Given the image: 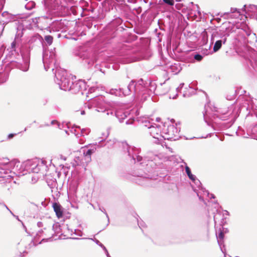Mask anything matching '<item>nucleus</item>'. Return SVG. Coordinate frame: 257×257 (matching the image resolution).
I'll return each instance as SVG.
<instances>
[{
  "mask_svg": "<svg viewBox=\"0 0 257 257\" xmlns=\"http://www.w3.org/2000/svg\"><path fill=\"white\" fill-rule=\"evenodd\" d=\"M134 119H129L125 121V124H132L134 123Z\"/></svg>",
  "mask_w": 257,
  "mask_h": 257,
  "instance_id": "obj_46",
  "label": "nucleus"
},
{
  "mask_svg": "<svg viewBox=\"0 0 257 257\" xmlns=\"http://www.w3.org/2000/svg\"><path fill=\"white\" fill-rule=\"evenodd\" d=\"M155 123L151 122L150 120H146L143 122V125L144 126L147 127L149 130L152 127Z\"/></svg>",
  "mask_w": 257,
  "mask_h": 257,
  "instance_id": "obj_28",
  "label": "nucleus"
},
{
  "mask_svg": "<svg viewBox=\"0 0 257 257\" xmlns=\"http://www.w3.org/2000/svg\"><path fill=\"white\" fill-rule=\"evenodd\" d=\"M60 225L59 224H53V229L55 231L57 232L58 233V231L57 230L58 228H60Z\"/></svg>",
  "mask_w": 257,
  "mask_h": 257,
  "instance_id": "obj_41",
  "label": "nucleus"
},
{
  "mask_svg": "<svg viewBox=\"0 0 257 257\" xmlns=\"http://www.w3.org/2000/svg\"><path fill=\"white\" fill-rule=\"evenodd\" d=\"M78 56L82 59L85 61L88 66H91L94 62H96L97 57L94 54H90L87 51H80Z\"/></svg>",
  "mask_w": 257,
  "mask_h": 257,
  "instance_id": "obj_9",
  "label": "nucleus"
},
{
  "mask_svg": "<svg viewBox=\"0 0 257 257\" xmlns=\"http://www.w3.org/2000/svg\"><path fill=\"white\" fill-rule=\"evenodd\" d=\"M186 164L185 166V172L188 177V178L192 180L196 185H199L201 184L200 181L198 180L196 176L194 175H193L191 173V169L187 165V164L185 163Z\"/></svg>",
  "mask_w": 257,
  "mask_h": 257,
  "instance_id": "obj_16",
  "label": "nucleus"
},
{
  "mask_svg": "<svg viewBox=\"0 0 257 257\" xmlns=\"http://www.w3.org/2000/svg\"><path fill=\"white\" fill-rule=\"evenodd\" d=\"M146 31V29L144 28H140L139 27H136L134 29V32L139 35L143 34Z\"/></svg>",
  "mask_w": 257,
  "mask_h": 257,
  "instance_id": "obj_25",
  "label": "nucleus"
},
{
  "mask_svg": "<svg viewBox=\"0 0 257 257\" xmlns=\"http://www.w3.org/2000/svg\"><path fill=\"white\" fill-rule=\"evenodd\" d=\"M181 89L179 87L176 88V91L177 92V93H179L181 91Z\"/></svg>",
  "mask_w": 257,
  "mask_h": 257,
  "instance_id": "obj_60",
  "label": "nucleus"
},
{
  "mask_svg": "<svg viewBox=\"0 0 257 257\" xmlns=\"http://www.w3.org/2000/svg\"><path fill=\"white\" fill-rule=\"evenodd\" d=\"M210 196H211V197H210L211 198H215V195L213 194H211Z\"/></svg>",
  "mask_w": 257,
  "mask_h": 257,
  "instance_id": "obj_61",
  "label": "nucleus"
},
{
  "mask_svg": "<svg viewBox=\"0 0 257 257\" xmlns=\"http://www.w3.org/2000/svg\"><path fill=\"white\" fill-rule=\"evenodd\" d=\"M103 140H100L98 142L93 144H89L81 148V150L83 153L84 162H80V164H87L91 160V155L95 152L97 147L101 148L104 146L102 145Z\"/></svg>",
  "mask_w": 257,
  "mask_h": 257,
  "instance_id": "obj_6",
  "label": "nucleus"
},
{
  "mask_svg": "<svg viewBox=\"0 0 257 257\" xmlns=\"http://www.w3.org/2000/svg\"><path fill=\"white\" fill-rule=\"evenodd\" d=\"M203 116H204V119L205 122L207 123V124L208 125H210L211 124H210V123L208 121H207V117H209V118H210V116L208 114L207 110H206L205 111V112L203 113Z\"/></svg>",
  "mask_w": 257,
  "mask_h": 257,
  "instance_id": "obj_33",
  "label": "nucleus"
},
{
  "mask_svg": "<svg viewBox=\"0 0 257 257\" xmlns=\"http://www.w3.org/2000/svg\"><path fill=\"white\" fill-rule=\"evenodd\" d=\"M124 152L127 153L132 162L138 163L141 165L137 171L134 173V176L138 177L137 183L141 185H148L149 182L153 178L152 173L156 169L161 168L162 159L157 155L148 153L144 158L139 155L140 149L128 146L125 143L122 144Z\"/></svg>",
  "mask_w": 257,
  "mask_h": 257,
  "instance_id": "obj_1",
  "label": "nucleus"
},
{
  "mask_svg": "<svg viewBox=\"0 0 257 257\" xmlns=\"http://www.w3.org/2000/svg\"><path fill=\"white\" fill-rule=\"evenodd\" d=\"M16 43L15 41H14L11 44V47L12 48H14L16 46Z\"/></svg>",
  "mask_w": 257,
  "mask_h": 257,
  "instance_id": "obj_54",
  "label": "nucleus"
},
{
  "mask_svg": "<svg viewBox=\"0 0 257 257\" xmlns=\"http://www.w3.org/2000/svg\"><path fill=\"white\" fill-rule=\"evenodd\" d=\"M43 63H44V66L45 69L46 71H48V68L46 66L47 62H46V60L44 59V58H43Z\"/></svg>",
  "mask_w": 257,
  "mask_h": 257,
  "instance_id": "obj_51",
  "label": "nucleus"
},
{
  "mask_svg": "<svg viewBox=\"0 0 257 257\" xmlns=\"http://www.w3.org/2000/svg\"><path fill=\"white\" fill-rule=\"evenodd\" d=\"M16 135V134H10L8 136V140H10V139H12V138H13V137Z\"/></svg>",
  "mask_w": 257,
  "mask_h": 257,
  "instance_id": "obj_50",
  "label": "nucleus"
},
{
  "mask_svg": "<svg viewBox=\"0 0 257 257\" xmlns=\"http://www.w3.org/2000/svg\"><path fill=\"white\" fill-rule=\"evenodd\" d=\"M0 207L1 208H6L8 211H9L10 212H11V210L9 208V207L7 206V205L4 202H3L1 206H0Z\"/></svg>",
  "mask_w": 257,
  "mask_h": 257,
  "instance_id": "obj_40",
  "label": "nucleus"
},
{
  "mask_svg": "<svg viewBox=\"0 0 257 257\" xmlns=\"http://www.w3.org/2000/svg\"><path fill=\"white\" fill-rule=\"evenodd\" d=\"M194 59L197 61H200L203 59V56L200 54H196L194 55Z\"/></svg>",
  "mask_w": 257,
  "mask_h": 257,
  "instance_id": "obj_32",
  "label": "nucleus"
},
{
  "mask_svg": "<svg viewBox=\"0 0 257 257\" xmlns=\"http://www.w3.org/2000/svg\"><path fill=\"white\" fill-rule=\"evenodd\" d=\"M77 128L80 129V127L79 126H74L71 128L70 132H71V133L75 134V135L77 137H79V133H77V130H76V128Z\"/></svg>",
  "mask_w": 257,
  "mask_h": 257,
  "instance_id": "obj_31",
  "label": "nucleus"
},
{
  "mask_svg": "<svg viewBox=\"0 0 257 257\" xmlns=\"http://www.w3.org/2000/svg\"><path fill=\"white\" fill-rule=\"evenodd\" d=\"M135 60V58L131 57L130 52H127L126 54L110 57L109 59L110 64L107 65V67L109 68L111 67L113 69L116 70L119 69L118 63H129ZM103 64L106 66L105 64L103 63Z\"/></svg>",
  "mask_w": 257,
  "mask_h": 257,
  "instance_id": "obj_4",
  "label": "nucleus"
},
{
  "mask_svg": "<svg viewBox=\"0 0 257 257\" xmlns=\"http://www.w3.org/2000/svg\"><path fill=\"white\" fill-rule=\"evenodd\" d=\"M37 226L39 227H43V224L42 222L41 221H39L37 223Z\"/></svg>",
  "mask_w": 257,
  "mask_h": 257,
  "instance_id": "obj_52",
  "label": "nucleus"
},
{
  "mask_svg": "<svg viewBox=\"0 0 257 257\" xmlns=\"http://www.w3.org/2000/svg\"><path fill=\"white\" fill-rule=\"evenodd\" d=\"M99 209L102 211V212H103L105 215H106L107 218V221H108V223L107 224V226L108 225L109 223V217H108V215L107 214V213H106L105 209L103 208V207H99Z\"/></svg>",
  "mask_w": 257,
  "mask_h": 257,
  "instance_id": "obj_35",
  "label": "nucleus"
},
{
  "mask_svg": "<svg viewBox=\"0 0 257 257\" xmlns=\"http://www.w3.org/2000/svg\"><path fill=\"white\" fill-rule=\"evenodd\" d=\"M8 173V171L6 170L5 169L3 168H0V177L1 178H7L9 179V177L12 178L13 176L11 175H9L8 176H3V174H7Z\"/></svg>",
  "mask_w": 257,
  "mask_h": 257,
  "instance_id": "obj_24",
  "label": "nucleus"
},
{
  "mask_svg": "<svg viewBox=\"0 0 257 257\" xmlns=\"http://www.w3.org/2000/svg\"><path fill=\"white\" fill-rule=\"evenodd\" d=\"M43 232V230L42 229H41L38 231V233H37V236H40V234Z\"/></svg>",
  "mask_w": 257,
  "mask_h": 257,
  "instance_id": "obj_55",
  "label": "nucleus"
},
{
  "mask_svg": "<svg viewBox=\"0 0 257 257\" xmlns=\"http://www.w3.org/2000/svg\"><path fill=\"white\" fill-rule=\"evenodd\" d=\"M180 128L177 127L173 124L167 125H164L162 130L163 138L165 140L176 141L180 138Z\"/></svg>",
  "mask_w": 257,
  "mask_h": 257,
  "instance_id": "obj_7",
  "label": "nucleus"
},
{
  "mask_svg": "<svg viewBox=\"0 0 257 257\" xmlns=\"http://www.w3.org/2000/svg\"><path fill=\"white\" fill-rule=\"evenodd\" d=\"M112 24L113 25H120L122 23V20L120 17H116L113 21Z\"/></svg>",
  "mask_w": 257,
  "mask_h": 257,
  "instance_id": "obj_30",
  "label": "nucleus"
},
{
  "mask_svg": "<svg viewBox=\"0 0 257 257\" xmlns=\"http://www.w3.org/2000/svg\"><path fill=\"white\" fill-rule=\"evenodd\" d=\"M25 169L29 173L39 174L38 177L46 176L48 185L51 188H53L55 185L56 179L55 178L48 181L49 176L47 175L48 167L46 161L37 159L28 160L25 163Z\"/></svg>",
  "mask_w": 257,
  "mask_h": 257,
  "instance_id": "obj_2",
  "label": "nucleus"
},
{
  "mask_svg": "<svg viewBox=\"0 0 257 257\" xmlns=\"http://www.w3.org/2000/svg\"><path fill=\"white\" fill-rule=\"evenodd\" d=\"M22 36H23L22 32H17V33L16 35L15 39H18L19 38H21Z\"/></svg>",
  "mask_w": 257,
  "mask_h": 257,
  "instance_id": "obj_45",
  "label": "nucleus"
},
{
  "mask_svg": "<svg viewBox=\"0 0 257 257\" xmlns=\"http://www.w3.org/2000/svg\"><path fill=\"white\" fill-rule=\"evenodd\" d=\"M213 219H214V223H215V224H216V219H217V214L215 215L214 216Z\"/></svg>",
  "mask_w": 257,
  "mask_h": 257,
  "instance_id": "obj_58",
  "label": "nucleus"
},
{
  "mask_svg": "<svg viewBox=\"0 0 257 257\" xmlns=\"http://www.w3.org/2000/svg\"><path fill=\"white\" fill-rule=\"evenodd\" d=\"M86 104L89 109H94L96 111L105 113L107 115H113V111L106 108L104 97L102 95L90 99Z\"/></svg>",
  "mask_w": 257,
  "mask_h": 257,
  "instance_id": "obj_3",
  "label": "nucleus"
},
{
  "mask_svg": "<svg viewBox=\"0 0 257 257\" xmlns=\"http://www.w3.org/2000/svg\"><path fill=\"white\" fill-rule=\"evenodd\" d=\"M22 57L23 60V63L20 62H15L12 64L13 66L17 67L23 71H27L29 68L30 64V53L26 52L22 54Z\"/></svg>",
  "mask_w": 257,
  "mask_h": 257,
  "instance_id": "obj_8",
  "label": "nucleus"
},
{
  "mask_svg": "<svg viewBox=\"0 0 257 257\" xmlns=\"http://www.w3.org/2000/svg\"><path fill=\"white\" fill-rule=\"evenodd\" d=\"M235 118L234 117L232 118L231 119V120L229 121V122L228 123V124L227 125V127L231 126L233 124V123H234V122L235 121Z\"/></svg>",
  "mask_w": 257,
  "mask_h": 257,
  "instance_id": "obj_44",
  "label": "nucleus"
},
{
  "mask_svg": "<svg viewBox=\"0 0 257 257\" xmlns=\"http://www.w3.org/2000/svg\"><path fill=\"white\" fill-rule=\"evenodd\" d=\"M163 1L165 3L168 4L169 6H173L174 4V0H163Z\"/></svg>",
  "mask_w": 257,
  "mask_h": 257,
  "instance_id": "obj_37",
  "label": "nucleus"
},
{
  "mask_svg": "<svg viewBox=\"0 0 257 257\" xmlns=\"http://www.w3.org/2000/svg\"><path fill=\"white\" fill-rule=\"evenodd\" d=\"M185 89H188L189 91H188V92H187V91H184V92H183V96L184 97H189L190 96H191V95H192L193 94H194L195 93V89H193V88L191 87L190 86V85H189L188 88H186Z\"/></svg>",
  "mask_w": 257,
  "mask_h": 257,
  "instance_id": "obj_22",
  "label": "nucleus"
},
{
  "mask_svg": "<svg viewBox=\"0 0 257 257\" xmlns=\"http://www.w3.org/2000/svg\"><path fill=\"white\" fill-rule=\"evenodd\" d=\"M212 135V133H209L208 134L206 137H201L200 138H206L208 137H210Z\"/></svg>",
  "mask_w": 257,
  "mask_h": 257,
  "instance_id": "obj_57",
  "label": "nucleus"
},
{
  "mask_svg": "<svg viewBox=\"0 0 257 257\" xmlns=\"http://www.w3.org/2000/svg\"><path fill=\"white\" fill-rule=\"evenodd\" d=\"M55 82L59 85L60 89L64 91H68L70 89L72 81L68 77L65 70H57L55 72Z\"/></svg>",
  "mask_w": 257,
  "mask_h": 257,
  "instance_id": "obj_5",
  "label": "nucleus"
},
{
  "mask_svg": "<svg viewBox=\"0 0 257 257\" xmlns=\"http://www.w3.org/2000/svg\"><path fill=\"white\" fill-rule=\"evenodd\" d=\"M204 192L206 193L207 196L209 195V192L208 190H205Z\"/></svg>",
  "mask_w": 257,
  "mask_h": 257,
  "instance_id": "obj_62",
  "label": "nucleus"
},
{
  "mask_svg": "<svg viewBox=\"0 0 257 257\" xmlns=\"http://www.w3.org/2000/svg\"><path fill=\"white\" fill-rule=\"evenodd\" d=\"M184 83H182L180 84L179 87H180V88L181 89L183 88V87L184 86Z\"/></svg>",
  "mask_w": 257,
  "mask_h": 257,
  "instance_id": "obj_59",
  "label": "nucleus"
},
{
  "mask_svg": "<svg viewBox=\"0 0 257 257\" xmlns=\"http://www.w3.org/2000/svg\"><path fill=\"white\" fill-rule=\"evenodd\" d=\"M138 225H139V227L142 229V227L145 226V223L143 221L141 222L138 221Z\"/></svg>",
  "mask_w": 257,
  "mask_h": 257,
  "instance_id": "obj_47",
  "label": "nucleus"
},
{
  "mask_svg": "<svg viewBox=\"0 0 257 257\" xmlns=\"http://www.w3.org/2000/svg\"><path fill=\"white\" fill-rule=\"evenodd\" d=\"M160 120H161V118H159V117H157V118H156V120H157V121H159Z\"/></svg>",
  "mask_w": 257,
  "mask_h": 257,
  "instance_id": "obj_64",
  "label": "nucleus"
},
{
  "mask_svg": "<svg viewBox=\"0 0 257 257\" xmlns=\"http://www.w3.org/2000/svg\"><path fill=\"white\" fill-rule=\"evenodd\" d=\"M85 111L84 110H81V114L83 115L85 114Z\"/></svg>",
  "mask_w": 257,
  "mask_h": 257,
  "instance_id": "obj_63",
  "label": "nucleus"
},
{
  "mask_svg": "<svg viewBox=\"0 0 257 257\" xmlns=\"http://www.w3.org/2000/svg\"><path fill=\"white\" fill-rule=\"evenodd\" d=\"M224 233L223 231H220V232L218 233V235L217 236V238L218 239L220 240H223L224 238Z\"/></svg>",
  "mask_w": 257,
  "mask_h": 257,
  "instance_id": "obj_38",
  "label": "nucleus"
},
{
  "mask_svg": "<svg viewBox=\"0 0 257 257\" xmlns=\"http://www.w3.org/2000/svg\"><path fill=\"white\" fill-rule=\"evenodd\" d=\"M2 16L4 19V20L0 21V29L2 31H4L6 25L10 22L16 21L17 19V15L10 14L7 11L4 12L2 14Z\"/></svg>",
  "mask_w": 257,
  "mask_h": 257,
  "instance_id": "obj_10",
  "label": "nucleus"
},
{
  "mask_svg": "<svg viewBox=\"0 0 257 257\" xmlns=\"http://www.w3.org/2000/svg\"><path fill=\"white\" fill-rule=\"evenodd\" d=\"M60 158L61 159L64 160V161H65L66 160V157H65V156H63L62 155L60 156Z\"/></svg>",
  "mask_w": 257,
  "mask_h": 257,
  "instance_id": "obj_56",
  "label": "nucleus"
},
{
  "mask_svg": "<svg viewBox=\"0 0 257 257\" xmlns=\"http://www.w3.org/2000/svg\"><path fill=\"white\" fill-rule=\"evenodd\" d=\"M90 131L89 128H82L81 130L80 133H79V137L81 136L87 135L90 133Z\"/></svg>",
  "mask_w": 257,
  "mask_h": 257,
  "instance_id": "obj_29",
  "label": "nucleus"
},
{
  "mask_svg": "<svg viewBox=\"0 0 257 257\" xmlns=\"http://www.w3.org/2000/svg\"><path fill=\"white\" fill-rule=\"evenodd\" d=\"M135 80H132L128 84L126 87L119 88V92H121L124 96L130 95L132 92H134L135 94H139L138 90V87L135 84Z\"/></svg>",
  "mask_w": 257,
  "mask_h": 257,
  "instance_id": "obj_11",
  "label": "nucleus"
},
{
  "mask_svg": "<svg viewBox=\"0 0 257 257\" xmlns=\"http://www.w3.org/2000/svg\"><path fill=\"white\" fill-rule=\"evenodd\" d=\"M102 135L103 136V137H100L99 138H98L97 140L98 141V142H99L100 140H103V141H104V140L107 137V136H108V133H106V134L105 133H102ZM102 145H104L103 144V142H102ZM105 146L106 145V144H104Z\"/></svg>",
  "mask_w": 257,
  "mask_h": 257,
  "instance_id": "obj_34",
  "label": "nucleus"
},
{
  "mask_svg": "<svg viewBox=\"0 0 257 257\" xmlns=\"http://www.w3.org/2000/svg\"><path fill=\"white\" fill-rule=\"evenodd\" d=\"M70 87L71 88L68 91H71L72 93H77L85 88V83L82 80H79L74 82L72 81Z\"/></svg>",
  "mask_w": 257,
  "mask_h": 257,
  "instance_id": "obj_12",
  "label": "nucleus"
},
{
  "mask_svg": "<svg viewBox=\"0 0 257 257\" xmlns=\"http://www.w3.org/2000/svg\"><path fill=\"white\" fill-rule=\"evenodd\" d=\"M202 40L204 41V42L205 43H206V41H207V38L205 37V34H203Z\"/></svg>",
  "mask_w": 257,
  "mask_h": 257,
  "instance_id": "obj_53",
  "label": "nucleus"
},
{
  "mask_svg": "<svg viewBox=\"0 0 257 257\" xmlns=\"http://www.w3.org/2000/svg\"><path fill=\"white\" fill-rule=\"evenodd\" d=\"M135 85L138 87V90L139 93L144 91V89L145 88V86H144L145 85L144 81L143 79H140L137 82L135 81Z\"/></svg>",
  "mask_w": 257,
  "mask_h": 257,
  "instance_id": "obj_20",
  "label": "nucleus"
},
{
  "mask_svg": "<svg viewBox=\"0 0 257 257\" xmlns=\"http://www.w3.org/2000/svg\"><path fill=\"white\" fill-rule=\"evenodd\" d=\"M96 90V88L95 87H91L88 90V93H91L93 92H94Z\"/></svg>",
  "mask_w": 257,
  "mask_h": 257,
  "instance_id": "obj_48",
  "label": "nucleus"
},
{
  "mask_svg": "<svg viewBox=\"0 0 257 257\" xmlns=\"http://www.w3.org/2000/svg\"><path fill=\"white\" fill-rule=\"evenodd\" d=\"M169 69L173 74H177L182 70V67L179 63H177L170 65Z\"/></svg>",
  "mask_w": 257,
  "mask_h": 257,
  "instance_id": "obj_19",
  "label": "nucleus"
},
{
  "mask_svg": "<svg viewBox=\"0 0 257 257\" xmlns=\"http://www.w3.org/2000/svg\"><path fill=\"white\" fill-rule=\"evenodd\" d=\"M90 239L92 240L93 241H94L96 244H97L98 245H99L100 247H101V249H103L107 257H111L108 252L107 249H106V248L105 247V246L102 243H101L98 240H97L96 239H93L92 238H90Z\"/></svg>",
  "mask_w": 257,
  "mask_h": 257,
  "instance_id": "obj_21",
  "label": "nucleus"
},
{
  "mask_svg": "<svg viewBox=\"0 0 257 257\" xmlns=\"http://www.w3.org/2000/svg\"><path fill=\"white\" fill-rule=\"evenodd\" d=\"M35 6V2L33 1H30L28 2L27 4L25 5V8L27 10H31L33 8H34Z\"/></svg>",
  "mask_w": 257,
  "mask_h": 257,
  "instance_id": "obj_27",
  "label": "nucleus"
},
{
  "mask_svg": "<svg viewBox=\"0 0 257 257\" xmlns=\"http://www.w3.org/2000/svg\"><path fill=\"white\" fill-rule=\"evenodd\" d=\"M43 38L42 36L38 34H36L31 38L30 41L31 42H36V41H38L39 42H41Z\"/></svg>",
  "mask_w": 257,
  "mask_h": 257,
  "instance_id": "obj_23",
  "label": "nucleus"
},
{
  "mask_svg": "<svg viewBox=\"0 0 257 257\" xmlns=\"http://www.w3.org/2000/svg\"><path fill=\"white\" fill-rule=\"evenodd\" d=\"M218 243L219 244V245L220 246V249L221 250V251L224 253V254L225 255V249L223 250V248H222L221 247V245L223 243V240H220V239H218Z\"/></svg>",
  "mask_w": 257,
  "mask_h": 257,
  "instance_id": "obj_36",
  "label": "nucleus"
},
{
  "mask_svg": "<svg viewBox=\"0 0 257 257\" xmlns=\"http://www.w3.org/2000/svg\"><path fill=\"white\" fill-rule=\"evenodd\" d=\"M226 42V37L223 36L221 40H217L213 46V51L216 52L218 51L222 46V44H225Z\"/></svg>",
  "mask_w": 257,
  "mask_h": 257,
  "instance_id": "obj_18",
  "label": "nucleus"
},
{
  "mask_svg": "<svg viewBox=\"0 0 257 257\" xmlns=\"http://www.w3.org/2000/svg\"><path fill=\"white\" fill-rule=\"evenodd\" d=\"M240 16V10L231 8L230 11L227 12H225L221 15V17H224L226 19H237Z\"/></svg>",
  "mask_w": 257,
  "mask_h": 257,
  "instance_id": "obj_14",
  "label": "nucleus"
},
{
  "mask_svg": "<svg viewBox=\"0 0 257 257\" xmlns=\"http://www.w3.org/2000/svg\"><path fill=\"white\" fill-rule=\"evenodd\" d=\"M44 39L48 45H51L53 43V38L51 35H46L44 37Z\"/></svg>",
  "mask_w": 257,
  "mask_h": 257,
  "instance_id": "obj_26",
  "label": "nucleus"
},
{
  "mask_svg": "<svg viewBox=\"0 0 257 257\" xmlns=\"http://www.w3.org/2000/svg\"><path fill=\"white\" fill-rule=\"evenodd\" d=\"M14 217H15L16 218V219H17L18 221H20L22 223V225L23 226L25 227V226H24V224H23V223L22 222V221L19 219V216H17V215H15L13 212L12 211H11V212H10Z\"/></svg>",
  "mask_w": 257,
  "mask_h": 257,
  "instance_id": "obj_42",
  "label": "nucleus"
},
{
  "mask_svg": "<svg viewBox=\"0 0 257 257\" xmlns=\"http://www.w3.org/2000/svg\"><path fill=\"white\" fill-rule=\"evenodd\" d=\"M242 10L245 11L246 13L247 12H250L257 15V5H249L247 6L245 5Z\"/></svg>",
  "mask_w": 257,
  "mask_h": 257,
  "instance_id": "obj_17",
  "label": "nucleus"
},
{
  "mask_svg": "<svg viewBox=\"0 0 257 257\" xmlns=\"http://www.w3.org/2000/svg\"><path fill=\"white\" fill-rule=\"evenodd\" d=\"M55 124H57L58 125V127L60 129H61V125L56 120H53L51 122V125H54Z\"/></svg>",
  "mask_w": 257,
  "mask_h": 257,
  "instance_id": "obj_39",
  "label": "nucleus"
},
{
  "mask_svg": "<svg viewBox=\"0 0 257 257\" xmlns=\"http://www.w3.org/2000/svg\"><path fill=\"white\" fill-rule=\"evenodd\" d=\"M52 207L57 217L58 218L62 217L63 216V209L61 205L59 203L54 202L53 203Z\"/></svg>",
  "mask_w": 257,
  "mask_h": 257,
  "instance_id": "obj_15",
  "label": "nucleus"
},
{
  "mask_svg": "<svg viewBox=\"0 0 257 257\" xmlns=\"http://www.w3.org/2000/svg\"><path fill=\"white\" fill-rule=\"evenodd\" d=\"M227 116H226L225 114H224L220 116H218V115L217 116V117H218L220 119H221L223 120H227V118H226Z\"/></svg>",
  "mask_w": 257,
  "mask_h": 257,
  "instance_id": "obj_49",
  "label": "nucleus"
},
{
  "mask_svg": "<svg viewBox=\"0 0 257 257\" xmlns=\"http://www.w3.org/2000/svg\"><path fill=\"white\" fill-rule=\"evenodd\" d=\"M170 90V88L169 87H167L166 88H165V89L161 92L160 93V95H163V94H165L166 93H167Z\"/></svg>",
  "mask_w": 257,
  "mask_h": 257,
  "instance_id": "obj_43",
  "label": "nucleus"
},
{
  "mask_svg": "<svg viewBox=\"0 0 257 257\" xmlns=\"http://www.w3.org/2000/svg\"><path fill=\"white\" fill-rule=\"evenodd\" d=\"M149 130V133L153 138L157 139L158 140H160L161 138H163V133L160 125L155 123Z\"/></svg>",
  "mask_w": 257,
  "mask_h": 257,
  "instance_id": "obj_13",
  "label": "nucleus"
}]
</instances>
